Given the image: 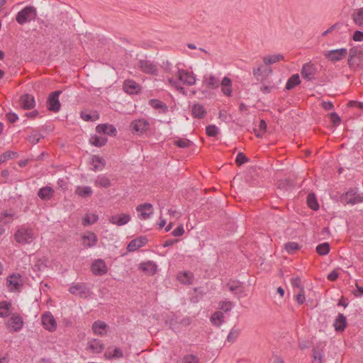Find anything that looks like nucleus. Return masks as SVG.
I'll return each instance as SVG.
<instances>
[{
    "label": "nucleus",
    "instance_id": "1",
    "mask_svg": "<svg viewBox=\"0 0 363 363\" xmlns=\"http://www.w3.org/2000/svg\"><path fill=\"white\" fill-rule=\"evenodd\" d=\"M37 10L34 6H27L18 12L16 21L20 25H24L35 19Z\"/></svg>",
    "mask_w": 363,
    "mask_h": 363
},
{
    "label": "nucleus",
    "instance_id": "2",
    "mask_svg": "<svg viewBox=\"0 0 363 363\" xmlns=\"http://www.w3.org/2000/svg\"><path fill=\"white\" fill-rule=\"evenodd\" d=\"M14 238L16 241L21 245L30 244L34 240L33 230L21 227L16 231Z\"/></svg>",
    "mask_w": 363,
    "mask_h": 363
},
{
    "label": "nucleus",
    "instance_id": "3",
    "mask_svg": "<svg viewBox=\"0 0 363 363\" xmlns=\"http://www.w3.org/2000/svg\"><path fill=\"white\" fill-rule=\"evenodd\" d=\"M363 60V49L353 47L349 51L347 63L350 67L358 66Z\"/></svg>",
    "mask_w": 363,
    "mask_h": 363
},
{
    "label": "nucleus",
    "instance_id": "4",
    "mask_svg": "<svg viewBox=\"0 0 363 363\" xmlns=\"http://www.w3.org/2000/svg\"><path fill=\"white\" fill-rule=\"evenodd\" d=\"M340 201L344 204L354 205L363 201V197L357 194L354 189H350L340 196Z\"/></svg>",
    "mask_w": 363,
    "mask_h": 363
},
{
    "label": "nucleus",
    "instance_id": "5",
    "mask_svg": "<svg viewBox=\"0 0 363 363\" xmlns=\"http://www.w3.org/2000/svg\"><path fill=\"white\" fill-rule=\"evenodd\" d=\"M347 55V50L346 48L332 50L324 53L325 57L332 62L340 61L345 58Z\"/></svg>",
    "mask_w": 363,
    "mask_h": 363
},
{
    "label": "nucleus",
    "instance_id": "6",
    "mask_svg": "<svg viewBox=\"0 0 363 363\" xmlns=\"http://www.w3.org/2000/svg\"><path fill=\"white\" fill-rule=\"evenodd\" d=\"M70 294L78 296L80 298H87L90 291L86 285L84 283L73 284L69 289Z\"/></svg>",
    "mask_w": 363,
    "mask_h": 363
},
{
    "label": "nucleus",
    "instance_id": "7",
    "mask_svg": "<svg viewBox=\"0 0 363 363\" xmlns=\"http://www.w3.org/2000/svg\"><path fill=\"white\" fill-rule=\"evenodd\" d=\"M62 94L61 90H57L52 92L48 99V110L52 112H57L60 111L61 104L59 101V96Z\"/></svg>",
    "mask_w": 363,
    "mask_h": 363
},
{
    "label": "nucleus",
    "instance_id": "8",
    "mask_svg": "<svg viewBox=\"0 0 363 363\" xmlns=\"http://www.w3.org/2000/svg\"><path fill=\"white\" fill-rule=\"evenodd\" d=\"M177 77L179 80L184 84L192 86L196 83V77L191 72L179 69L177 72Z\"/></svg>",
    "mask_w": 363,
    "mask_h": 363
},
{
    "label": "nucleus",
    "instance_id": "9",
    "mask_svg": "<svg viewBox=\"0 0 363 363\" xmlns=\"http://www.w3.org/2000/svg\"><path fill=\"white\" fill-rule=\"evenodd\" d=\"M92 273L96 276H102L107 273L108 268L106 262L101 259H98L94 261L91 266Z\"/></svg>",
    "mask_w": 363,
    "mask_h": 363
},
{
    "label": "nucleus",
    "instance_id": "10",
    "mask_svg": "<svg viewBox=\"0 0 363 363\" xmlns=\"http://www.w3.org/2000/svg\"><path fill=\"white\" fill-rule=\"evenodd\" d=\"M138 67L144 73L148 74H157V66L150 60H140L138 61Z\"/></svg>",
    "mask_w": 363,
    "mask_h": 363
},
{
    "label": "nucleus",
    "instance_id": "11",
    "mask_svg": "<svg viewBox=\"0 0 363 363\" xmlns=\"http://www.w3.org/2000/svg\"><path fill=\"white\" fill-rule=\"evenodd\" d=\"M42 324L45 329L53 332L56 330L57 323L50 312H46L42 316Z\"/></svg>",
    "mask_w": 363,
    "mask_h": 363
},
{
    "label": "nucleus",
    "instance_id": "12",
    "mask_svg": "<svg viewBox=\"0 0 363 363\" xmlns=\"http://www.w3.org/2000/svg\"><path fill=\"white\" fill-rule=\"evenodd\" d=\"M7 325L11 328V331L12 332L19 331L23 325L22 317L18 314H13L8 320Z\"/></svg>",
    "mask_w": 363,
    "mask_h": 363
},
{
    "label": "nucleus",
    "instance_id": "13",
    "mask_svg": "<svg viewBox=\"0 0 363 363\" xmlns=\"http://www.w3.org/2000/svg\"><path fill=\"white\" fill-rule=\"evenodd\" d=\"M6 284L11 291L18 290L22 286L21 276L18 274H12L7 277Z\"/></svg>",
    "mask_w": 363,
    "mask_h": 363
},
{
    "label": "nucleus",
    "instance_id": "14",
    "mask_svg": "<svg viewBox=\"0 0 363 363\" xmlns=\"http://www.w3.org/2000/svg\"><path fill=\"white\" fill-rule=\"evenodd\" d=\"M123 89L128 94H135L140 91L141 86L133 79H125L123 84Z\"/></svg>",
    "mask_w": 363,
    "mask_h": 363
},
{
    "label": "nucleus",
    "instance_id": "15",
    "mask_svg": "<svg viewBox=\"0 0 363 363\" xmlns=\"http://www.w3.org/2000/svg\"><path fill=\"white\" fill-rule=\"evenodd\" d=\"M316 72V67L309 62L304 64L301 69V75L307 81H311L314 79V75Z\"/></svg>",
    "mask_w": 363,
    "mask_h": 363
},
{
    "label": "nucleus",
    "instance_id": "16",
    "mask_svg": "<svg viewBox=\"0 0 363 363\" xmlns=\"http://www.w3.org/2000/svg\"><path fill=\"white\" fill-rule=\"evenodd\" d=\"M147 242V238L145 236H140L132 240L128 245L127 250L128 252H134L145 246Z\"/></svg>",
    "mask_w": 363,
    "mask_h": 363
},
{
    "label": "nucleus",
    "instance_id": "17",
    "mask_svg": "<svg viewBox=\"0 0 363 363\" xmlns=\"http://www.w3.org/2000/svg\"><path fill=\"white\" fill-rule=\"evenodd\" d=\"M149 126L148 121L144 118L135 120L130 124L133 130L140 133L146 132L149 129Z\"/></svg>",
    "mask_w": 363,
    "mask_h": 363
},
{
    "label": "nucleus",
    "instance_id": "18",
    "mask_svg": "<svg viewBox=\"0 0 363 363\" xmlns=\"http://www.w3.org/2000/svg\"><path fill=\"white\" fill-rule=\"evenodd\" d=\"M20 106L25 110H29L35 107V99L31 94H25L20 97Z\"/></svg>",
    "mask_w": 363,
    "mask_h": 363
},
{
    "label": "nucleus",
    "instance_id": "19",
    "mask_svg": "<svg viewBox=\"0 0 363 363\" xmlns=\"http://www.w3.org/2000/svg\"><path fill=\"white\" fill-rule=\"evenodd\" d=\"M136 211L140 213V218L146 220L153 213L152 205L147 203L138 205L136 207Z\"/></svg>",
    "mask_w": 363,
    "mask_h": 363
},
{
    "label": "nucleus",
    "instance_id": "20",
    "mask_svg": "<svg viewBox=\"0 0 363 363\" xmlns=\"http://www.w3.org/2000/svg\"><path fill=\"white\" fill-rule=\"evenodd\" d=\"M108 220L112 224L121 226L127 224L130 220V216L125 213L118 214L111 216Z\"/></svg>",
    "mask_w": 363,
    "mask_h": 363
},
{
    "label": "nucleus",
    "instance_id": "21",
    "mask_svg": "<svg viewBox=\"0 0 363 363\" xmlns=\"http://www.w3.org/2000/svg\"><path fill=\"white\" fill-rule=\"evenodd\" d=\"M139 269L148 275L152 276L156 273L157 266L153 261H147L141 262L139 265Z\"/></svg>",
    "mask_w": 363,
    "mask_h": 363
},
{
    "label": "nucleus",
    "instance_id": "22",
    "mask_svg": "<svg viewBox=\"0 0 363 363\" xmlns=\"http://www.w3.org/2000/svg\"><path fill=\"white\" fill-rule=\"evenodd\" d=\"M96 131L99 133H103L110 136L116 135L117 130L113 125L109 124H99L96 127Z\"/></svg>",
    "mask_w": 363,
    "mask_h": 363
},
{
    "label": "nucleus",
    "instance_id": "23",
    "mask_svg": "<svg viewBox=\"0 0 363 363\" xmlns=\"http://www.w3.org/2000/svg\"><path fill=\"white\" fill-rule=\"evenodd\" d=\"M203 82L207 86L208 88L215 89H217L220 82L219 79L214 75H204Z\"/></svg>",
    "mask_w": 363,
    "mask_h": 363
},
{
    "label": "nucleus",
    "instance_id": "24",
    "mask_svg": "<svg viewBox=\"0 0 363 363\" xmlns=\"http://www.w3.org/2000/svg\"><path fill=\"white\" fill-rule=\"evenodd\" d=\"M333 326L337 332L344 331L347 326L346 317L342 313H338L334 321Z\"/></svg>",
    "mask_w": 363,
    "mask_h": 363
},
{
    "label": "nucleus",
    "instance_id": "25",
    "mask_svg": "<svg viewBox=\"0 0 363 363\" xmlns=\"http://www.w3.org/2000/svg\"><path fill=\"white\" fill-rule=\"evenodd\" d=\"M55 191L51 186H44L39 189L38 196L43 201L50 200L54 195Z\"/></svg>",
    "mask_w": 363,
    "mask_h": 363
},
{
    "label": "nucleus",
    "instance_id": "26",
    "mask_svg": "<svg viewBox=\"0 0 363 363\" xmlns=\"http://www.w3.org/2000/svg\"><path fill=\"white\" fill-rule=\"evenodd\" d=\"M148 104L155 109H160V113H166L169 111L168 106L159 99H152L149 101Z\"/></svg>",
    "mask_w": 363,
    "mask_h": 363
},
{
    "label": "nucleus",
    "instance_id": "27",
    "mask_svg": "<svg viewBox=\"0 0 363 363\" xmlns=\"http://www.w3.org/2000/svg\"><path fill=\"white\" fill-rule=\"evenodd\" d=\"M97 237L94 233H89L88 235L82 236L83 245L86 247H91L96 245Z\"/></svg>",
    "mask_w": 363,
    "mask_h": 363
},
{
    "label": "nucleus",
    "instance_id": "28",
    "mask_svg": "<svg viewBox=\"0 0 363 363\" xmlns=\"http://www.w3.org/2000/svg\"><path fill=\"white\" fill-rule=\"evenodd\" d=\"M220 86H221L222 92L225 96H230L231 94H232V88H231L232 81H231V79L228 77H225L220 82Z\"/></svg>",
    "mask_w": 363,
    "mask_h": 363
},
{
    "label": "nucleus",
    "instance_id": "29",
    "mask_svg": "<svg viewBox=\"0 0 363 363\" xmlns=\"http://www.w3.org/2000/svg\"><path fill=\"white\" fill-rule=\"evenodd\" d=\"M352 18L355 25L363 28V7L355 9L352 14Z\"/></svg>",
    "mask_w": 363,
    "mask_h": 363
},
{
    "label": "nucleus",
    "instance_id": "30",
    "mask_svg": "<svg viewBox=\"0 0 363 363\" xmlns=\"http://www.w3.org/2000/svg\"><path fill=\"white\" fill-rule=\"evenodd\" d=\"M107 141L108 140L106 137L96 135H91L89 138L90 144L98 147L105 145Z\"/></svg>",
    "mask_w": 363,
    "mask_h": 363
},
{
    "label": "nucleus",
    "instance_id": "31",
    "mask_svg": "<svg viewBox=\"0 0 363 363\" xmlns=\"http://www.w3.org/2000/svg\"><path fill=\"white\" fill-rule=\"evenodd\" d=\"M166 324L174 331H179V320L174 315H169L166 320Z\"/></svg>",
    "mask_w": 363,
    "mask_h": 363
},
{
    "label": "nucleus",
    "instance_id": "32",
    "mask_svg": "<svg viewBox=\"0 0 363 363\" xmlns=\"http://www.w3.org/2000/svg\"><path fill=\"white\" fill-rule=\"evenodd\" d=\"M104 357L106 359L112 360L114 359L123 358L124 357V354L120 348L115 347L112 352L106 351L104 353Z\"/></svg>",
    "mask_w": 363,
    "mask_h": 363
},
{
    "label": "nucleus",
    "instance_id": "33",
    "mask_svg": "<svg viewBox=\"0 0 363 363\" xmlns=\"http://www.w3.org/2000/svg\"><path fill=\"white\" fill-rule=\"evenodd\" d=\"M178 280L184 284H192L194 275L190 272H180L177 276Z\"/></svg>",
    "mask_w": 363,
    "mask_h": 363
},
{
    "label": "nucleus",
    "instance_id": "34",
    "mask_svg": "<svg viewBox=\"0 0 363 363\" xmlns=\"http://www.w3.org/2000/svg\"><path fill=\"white\" fill-rule=\"evenodd\" d=\"M192 115L196 118H203L206 114V111L201 104H195L191 109Z\"/></svg>",
    "mask_w": 363,
    "mask_h": 363
},
{
    "label": "nucleus",
    "instance_id": "35",
    "mask_svg": "<svg viewBox=\"0 0 363 363\" xmlns=\"http://www.w3.org/2000/svg\"><path fill=\"white\" fill-rule=\"evenodd\" d=\"M108 328V325L99 320L95 321L92 324V330L94 333L103 335L105 333L104 330Z\"/></svg>",
    "mask_w": 363,
    "mask_h": 363
},
{
    "label": "nucleus",
    "instance_id": "36",
    "mask_svg": "<svg viewBox=\"0 0 363 363\" xmlns=\"http://www.w3.org/2000/svg\"><path fill=\"white\" fill-rule=\"evenodd\" d=\"M75 194L80 197L86 198L92 195L93 191L89 186H77L75 190Z\"/></svg>",
    "mask_w": 363,
    "mask_h": 363
},
{
    "label": "nucleus",
    "instance_id": "37",
    "mask_svg": "<svg viewBox=\"0 0 363 363\" xmlns=\"http://www.w3.org/2000/svg\"><path fill=\"white\" fill-rule=\"evenodd\" d=\"M301 83L300 77L298 74H293L289 79L287 80L286 84V89L291 90L294 89L296 86L298 85Z\"/></svg>",
    "mask_w": 363,
    "mask_h": 363
},
{
    "label": "nucleus",
    "instance_id": "38",
    "mask_svg": "<svg viewBox=\"0 0 363 363\" xmlns=\"http://www.w3.org/2000/svg\"><path fill=\"white\" fill-rule=\"evenodd\" d=\"M284 58L283 55L277 54L273 55L265 56L263 58V62L265 65H269L281 60H283Z\"/></svg>",
    "mask_w": 363,
    "mask_h": 363
},
{
    "label": "nucleus",
    "instance_id": "39",
    "mask_svg": "<svg viewBox=\"0 0 363 363\" xmlns=\"http://www.w3.org/2000/svg\"><path fill=\"white\" fill-rule=\"evenodd\" d=\"M346 28V26L342 23H337L330 26L328 30L322 33L323 36H326L328 34L337 31V33H342V30Z\"/></svg>",
    "mask_w": 363,
    "mask_h": 363
},
{
    "label": "nucleus",
    "instance_id": "40",
    "mask_svg": "<svg viewBox=\"0 0 363 363\" xmlns=\"http://www.w3.org/2000/svg\"><path fill=\"white\" fill-rule=\"evenodd\" d=\"M224 315L221 311L215 312L211 317V321L213 325L220 326L223 323Z\"/></svg>",
    "mask_w": 363,
    "mask_h": 363
},
{
    "label": "nucleus",
    "instance_id": "41",
    "mask_svg": "<svg viewBox=\"0 0 363 363\" xmlns=\"http://www.w3.org/2000/svg\"><path fill=\"white\" fill-rule=\"evenodd\" d=\"M307 204L310 208L313 211L319 209V204L315 197V194L311 193L307 196Z\"/></svg>",
    "mask_w": 363,
    "mask_h": 363
},
{
    "label": "nucleus",
    "instance_id": "42",
    "mask_svg": "<svg viewBox=\"0 0 363 363\" xmlns=\"http://www.w3.org/2000/svg\"><path fill=\"white\" fill-rule=\"evenodd\" d=\"M95 185L104 188H108L111 186V182L106 176L101 175L96 179Z\"/></svg>",
    "mask_w": 363,
    "mask_h": 363
},
{
    "label": "nucleus",
    "instance_id": "43",
    "mask_svg": "<svg viewBox=\"0 0 363 363\" xmlns=\"http://www.w3.org/2000/svg\"><path fill=\"white\" fill-rule=\"evenodd\" d=\"M89 348L94 352L100 353L104 349V345L101 341L94 339L89 345Z\"/></svg>",
    "mask_w": 363,
    "mask_h": 363
},
{
    "label": "nucleus",
    "instance_id": "44",
    "mask_svg": "<svg viewBox=\"0 0 363 363\" xmlns=\"http://www.w3.org/2000/svg\"><path fill=\"white\" fill-rule=\"evenodd\" d=\"M15 216L16 213L12 210L5 211L0 214V222L6 225L10 223V220H6V218H9L12 220L15 218Z\"/></svg>",
    "mask_w": 363,
    "mask_h": 363
},
{
    "label": "nucleus",
    "instance_id": "45",
    "mask_svg": "<svg viewBox=\"0 0 363 363\" xmlns=\"http://www.w3.org/2000/svg\"><path fill=\"white\" fill-rule=\"evenodd\" d=\"M227 286L228 289L235 294H240L244 292L243 287L239 283L233 281L232 283H228Z\"/></svg>",
    "mask_w": 363,
    "mask_h": 363
},
{
    "label": "nucleus",
    "instance_id": "46",
    "mask_svg": "<svg viewBox=\"0 0 363 363\" xmlns=\"http://www.w3.org/2000/svg\"><path fill=\"white\" fill-rule=\"evenodd\" d=\"M300 245L296 242H288L284 245V249L289 254H294L300 250Z\"/></svg>",
    "mask_w": 363,
    "mask_h": 363
},
{
    "label": "nucleus",
    "instance_id": "47",
    "mask_svg": "<svg viewBox=\"0 0 363 363\" xmlns=\"http://www.w3.org/2000/svg\"><path fill=\"white\" fill-rule=\"evenodd\" d=\"M313 363H322V359L324 356L323 352L322 350L318 348L313 349Z\"/></svg>",
    "mask_w": 363,
    "mask_h": 363
},
{
    "label": "nucleus",
    "instance_id": "48",
    "mask_svg": "<svg viewBox=\"0 0 363 363\" xmlns=\"http://www.w3.org/2000/svg\"><path fill=\"white\" fill-rule=\"evenodd\" d=\"M99 220L96 214H86L82 220L84 225H89L95 223Z\"/></svg>",
    "mask_w": 363,
    "mask_h": 363
},
{
    "label": "nucleus",
    "instance_id": "49",
    "mask_svg": "<svg viewBox=\"0 0 363 363\" xmlns=\"http://www.w3.org/2000/svg\"><path fill=\"white\" fill-rule=\"evenodd\" d=\"M240 330L236 327H233L227 337V341L229 342H233L239 336Z\"/></svg>",
    "mask_w": 363,
    "mask_h": 363
},
{
    "label": "nucleus",
    "instance_id": "50",
    "mask_svg": "<svg viewBox=\"0 0 363 363\" xmlns=\"http://www.w3.org/2000/svg\"><path fill=\"white\" fill-rule=\"evenodd\" d=\"M330 251V245L328 242H323L316 247V252L320 255H325Z\"/></svg>",
    "mask_w": 363,
    "mask_h": 363
},
{
    "label": "nucleus",
    "instance_id": "51",
    "mask_svg": "<svg viewBox=\"0 0 363 363\" xmlns=\"http://www.w3.org/2000/svg\"><path fill=\"white\" fill-rule=\"evenodd\" d=\"M11 303L6 301L0 303V317L5 318L8 316Z\"/></svg>",
    "mask_w": 363,
    "mask_h": 363
},
{
    "label": "nucleus",
    "instance_id": "52",
    "mask_svg": "<svg viewBox=\"0 0 363 363\" xmlns=\"http://www.w3.org/2000/svg\"><path fill=\"white\" fill-rule=\"evenodd\" d=\"M18 156V153L13 151H7L2 155H0V164L11 158L16 157Z\"/></svg>",
    "mask_w": 363,
    "mask_h": 363
},
{
    "label": "nucleus",
    "instance_id": "53",
    "mask_svg": "<svg viewBox=\"0 0 363 363\" xmlns=\"http://www.w3.org/2000/svg\"><path fill=\"white\" fill-rule=\"evenodd\" d=\"M42 138H43V136L41 134L33 131L31 135L27 138V140L30 143L35 145L37 144Z\"/></svg>",
    "mask_w": 363,
    "mask_h": 363
},
{
    "label": "nucleus",
    "instance_id": "54",
    "mask_svg": "<svg viewBox=\"0 0 363 363\" xmlns=\"http://www.w3.org/2000/svg\"><path fill=\"white\" fill-rule=\"evenodd\" d=\"M219 132V129L215 125H209L206 128V135L209 137H216Z\"/></svg>",
    "mask_w": 363,
    "mask_h": 363
},
{
    "label": "nucleus",
    "instance_id": "55",
    "mask_svg": "<svg viewBox=\"0 0 363 363\" xmlns=\"http://www.w3.org/2000/svg\"><path fill=\"white\" fill-rule=\"evenodd\" d=\"M249 161V159L242 152H239L235 158V163L238 166H241Z\"/></svg>",
    "mask_w": 363,
    "mask_h": 363
},
{
    "label": "nucleus",
    "instance_id": "56",
    "mask_svg": "<svg viewBox=\"0 0 363 363\" xmlns=\"http://www.w3.org/2000/svg\"><path fill=\"white\" fill-rule=\"evenodd\" d=\"M174 144L179 147L185 148L190 145L191 141L188 139H179L174 141Z\"/></svg>",
    "mask_w": 363,
    "mask_h": 363
},
{
    "label": "nucleus",
    "instance_id": "57",
    "mask_svg": "<svg viewBox=\"0 0 363 363\" xmlns=\"http://www.w3.org/2000/svg\"><path fill=\"white\" fill-rule=\"evenodd\" d=\"M220 309L225 313L230 311L232 309L233 303L230 301H221L219 303Z\"/></svg>",
    "mask_w": 363,
    "mask_h": 363
},
{
    "label": "nucleus",
    "instance_id": "58",
    "mask_svg": "<svg viewBox=\"0 0 363 363\" xmlns=\"http://www.w3.org/2000/svg\"><path fill=\"white\" fill-rule=\"evenodd\" d=\"M80 116L85 121H94L99 118L98 115L92 116L85 112H81Z\"/></svg>",
    "mask_w": 363,
    "mask_h": 363
},
{
    "label": "nucleus",
    "instance_id": "59",
    "mask_svg": "<svg viewBox=\"0 0 363 363\" xmlns=\"http://www.w3.org/2000/svg\"><path fill=\"white\" fill-rule=\"evenodd\" d=\"M276 89L277 87L274 84L262 85L260 87V91H262L263 94H267L271 93Z\"/></svg>",
    "mask_w": 363,
    "mask_h": 363
},
{
    "label": "nucleus",
    "instance_id": "60",
    "mask_svg": "<svg viewBox=\"0 0 363 363\" xmlns=\"http://www.w3.org/2000/svg\"><path fill=\"white\" fill-rule=\"evenodd\" d=\"M330 118L333 125H338L341 121L340 117L335 112L330 113Z\"/></svg>",
    "mask_w": 363,
    "mask_h": 363
},
{
    "label": "nucleus",
    "instance_id": "61",
    "mask_svg": "<svg viewBox=\"0 0 363 363\" xmlns=\"http://www.w3.org/2000/svg\"><path fill=\"white\" fill-rule=\"evenodd\" d=\"M296 299L299 305H301L305 302L306 298L303 288H301L300 292L296 296Z\"/></svg>",
    "mask_w": 363,
    "mask_h": 363
},
{
    "label": "nucleus",
    "instance_id": "62",
    "mask_svg": "<svg viewBox=\"0 0 363 363\" xmlns=\"http://www.w3.org/2000/svg\"><path fill=\"white\" fill-rule=\"evenodd\" d=\"M184 363H199L198 358L194 354H186L184 357Z\"/></svg>",
    "mask_w": 363,
    "mask_h": 363
},
{
    "label": "nucleus",
    "instance_id": "63",
    "mask_svg": "<svg viewBox=\"0 0 363 363\" xmlns=\"http://www.w3.org/2000/svg\"><path fill=\"white\" fill-rule=\"evenodd\" d=\"M291 284L293 287L298 288L300 289L301 288H303V286L301 285V281L299 277H292L291 279Z\"/></svg>",
    "mask_w": 363,
    "mask_h": 363
},
{
    "label": "nucleus",
    "instance_id": "64",
    "mask_svg": "<svg viewBox=\"0 0 363 363\" xmlns=\"http://www.w3.org/2000/svg\"><path fill=\"white\" fill-rule=\"evenodd\" d=\"M252 72L254 76L257 78L258 81L263 80V72L262 69L261 67L253 68Z\"/></svg>",
    "mask_w": 363,
    "mask_h": 363
}]
</instances>
